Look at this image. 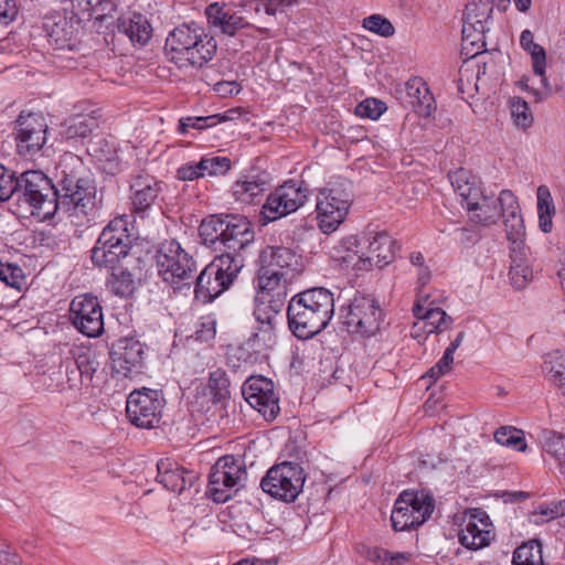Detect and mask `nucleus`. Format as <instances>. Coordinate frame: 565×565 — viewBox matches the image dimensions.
<instances>
[{"label": "nucleus", "mask_w": 565, "mask_h": 565, "mask_svg": "<svg viewBox=\"0 0 565 565\" xmlns=\"http://www.w3.org/2000/svg\"><path fill=\"white\" fill-rule=\"evenodd\" d=\"M98 365L99 363L96 360V355L92 351L81 350L77 354H75L71 373L78 374L79 383L88 386L92 384Z\"/></svg>", "instance_id": "38"}, {"label": "nucleus", "mask_w": 565, "mask_h": 565, "mask_svg": "<svg viewBox=\"0 0 565 565\" xmlns=\"http://www.w3.org/2000/svg\"><path fill=\"white\" fill-rule=\"evenodd\" d=\"M242 393L246 402L267 422L274 420L279 414V399L274 391L273 381L264 376H252L244 383Z\"/></svg>", "instance_id": "21"}, {"label": "nucleus", "mask_w": 565, "mask_h": 565, "mask_svg": "<svg viewBox=\"0 0 565 565\" xmlns=\"http://www.w3.org/2000/svg\"><path fill=\"white\" fill-rule=\"evenodd\" d=\"M55 183L43 172L29 170L17 177L13 199L34 216L50 220L57 214Z\"/></svg>", "instance_id": "6"}, {"label": "nucleus", "mask_w": 565, "mask_h": 565, "mask_svg": "<svg viewBox=\"0 0 565 565\" xmlns=\"http://www.w3.org/2000/svg\"><path fill=\"white\" fill-rule=\"evenodd\" d=\"M291 277L282 273H278L270 268H265L260 265L257 275V296L255 297V305L260 301H271L280 299L284 303L286 296V287Z\"/></svg>", "instance_id": "30"}, {"label": "nucleus", "mask_w": 565, "mask_h": 565, "mask_svg": "<svg viewBox=\"0 0 565 565\" xmlns=\"http://www.w3.org/2000/svg\"><path fill=\"white\" fill-rule=\"evenodd\" d=\"M362 26L365 30L383 38H390L395 33V28L392 22L381 14H372L364 18Z\"/></svg>", "instance_id": "50"}, {"label": "nucleus", "mask_w": 565, "mask_h": 565, "mask_svg": "<svg viewBox=\"0 0 565 565\" xmlns=\"http://www.w3.org/2000/svg\"><path fill=\"white\" fill-rule=\"evenodd\" d=\"M411 553H407V552H397V553H392L390 552V555L386 557V563L385 564H388V565H393V564H404L406 562L409 561L411 558Z\"/></svg>", "instance_id": "64"}, {"label": "nucleus", "mask_w": 565, "mask_h": 565, "mask_svg": "<svg viewBox=\"0 0 565 565\" xmlns=\"http://www.w3.org/2000/svg\"><path fill=\"white\" fill-rule=\"evenodd\" d=\"M351 195L339 188L323 189L317 199V217L323 233L334 232L344 221L351 205Z\"/></svg>", "instance_id": "17"}, {"label": "nucleus", "mask_w": 565, "mask_h": 565, "mask_svg": "<svg viewBox=\"0 0 565 565\" xmlns=\"http://www.w3.org/2000/svg\"><path fill=\"white\" fill-rule=\"evenodd\" d=\"M55 202L57 213L84 221H95L103 207L95 179L83 159L65 152L55 169Z\"/></svg>", "instance_id": "1"}, {"label": "nucleus", "mask_w": 565, "mask_h": 565, "mask_svg": "<svg viewBox=\"0 0 565 565\" xmlns=\"http://www.w3.org/2000/svg\"><path fill=\"white\" fill-rule=\"evenodd\" d=\"M157 481L171 492L181 493L198 479L195 472L184 469L177 461L164 458L157 463Z\"/></svg>", "instance_id": "27"}, {"label": "nucleus", "mask_w": 565, "mask_h": 565, "mask_svg": "<svg viewBox=\"0 0 565 565\" xmlns=\"http://www.w3.org/2000/svg\"><path fill=\"white\" fill-rule=\"evenodd\" d=\"M111 367L124 377L140 374L145 366L146 345L136 338H120L111 344Z\"/></svg>", "instance_id": "20"}, {"label": "nucleus", "mask_w": 565, "mask_h": 565, "mask_svg": "<svg viewBox=\"0 0 565 565\" xmlns=\"http://www.w3.org/2000/svg\"><path fill=\"white\" fill-rule=\"evenodd\" d=\"M158 276L164 284L181 292L194 284L198 263L175 239L166 241L156 254Z\"/></svg>", "instance_id": "7"}, {"label": "nucleus", "mask_w": 565, "mask_h": 565, "mask_svg": "<svg viewBox=\"0 0 565 565\" xmlns=\"http://www.w3.org/2000/svg\"><path fill=\"white\" fill-rule=\"evenodd\" d=\"M343 311L348 332L369 338L380 330L383 310L373 297L356 295Z\"/></svg>", "instance_id": "15"}, {"label": "nucleus", "mask_w": 565, "mask_h": 565, "mask_svg": "<svg viewBox=\"0 0 565 565\" xmlns=\"http://www.w3.org/2000/svg\"><path fill=\"white\" fill-rule=\"evenodd\" d=\"M128 216L111 220L102 231L92 249L90 259L96 267L116 270L128 257L132 238L128 231Z\"/></svg>", "instance_id": "8"}, {"label": "nucleus", "mask_w": 565, "mask_h": 565, "mask_svg": "<svg viewBox=\"0 0 565 565\" xmlns=\"http://www.w3.org/2000/svg\"><path fill=\"white\" fill-rule=\"evenodd\" d=\"M369 236V252L372 256L362 257L356 253L349 255L351 259L356 258L353 269L367 270L373 263L379 267L386 266L394 260L396 252L399 249L397 242L385 231L370 232Z\"/></svg>", "instance_id": "22"}, {"label": "nucleus", "mask_w": 565, "mask_h": 565, "mask_svg": "<svg viewBox=\"0 0 565 565\" xmlns=\"http://www.w3.org/2000/svg\"><path fill=\"white\" fill-rule=\"evenodd\" d=\"M465 209L469 213L470 221L482 226L497 224L502 218L507 238L514 246L513 250L520 248L523 244L525 235L524 221L518 198L511 190H502L495 199L482 192V196L479 200L468 203Z\"/></svg>", "instance_id": "4"}, {"label": "nucleus", "mask_w": 565, "mask_h": 565, "mask_svg": "<svg viewBox=\"0 0 565 565\" xmlns=\"http://www.w3.org/2000/svg\"><path fill=\"white\" fill-rule=\"evenodd\" d=\"M334 313L332 292L312 288L295 295L287 308L288 327L301 340L313 338L327 328Z\"/></svg>", "instance_id": "2"}, {"label": "nucleus", "mask_w": 565, "mask_h": 565, "mask_svg": "<svg viewBox=\"0 0 565 565\" xmlns=\"http://www.w3.org/2000/svg\"><path fill=\"white\" fill-rule=\"evenodd\" d=\"M448 178L455 192L461 196L463 207L482 196L479 179L471 171L460 168L449 172Z\"/></svg>", "instance_id": "36"}, {"label": "nucleus", "mask_w": 565, "mask_h": 565, "mask_svg": "<svg viewBox=\"0 0 565 565\" xmlns=\"http://www.w3.org/2000/svg\"><path fill=\"white\" fill-rule=\"evenodd\" d=\"M341 247L348 252L345 256L342 257V262L350 266L356 262V258L351 259L349 255H353L354 253L358 254L356 250H353V248L358 247V238L355 236H349L342 239Z\"/></svg>", "instance_id": "62"}, {"label": "nucleus", "mask_w": 565, "mask_h": 565, "mask_svg": "<svg viewBox=\"0 0 565 565\" xmlns=\"http://www.w3.org/2000/svg\"><path fill=\"white\" fill-rule=\"evenodd\" d=\"M47 124L40 113L22 111L14 126L18 152L23 157L39 153L46 142Z\"/></svg>", "instance_id": "18"}, {"label": "nucleus", "mask_w": 565, "mask_h": 565, "mask_svg": "<svg viewBox=\"0 0 565 565\" xmlns=\"http://www.w3.org/2000/svg\"><path fill=\"white\" fill-rule=\"evenodd\" d=\"M243 461L232 455L220 458L209 476V493L213 501L224 503L230 500L246 479Z\"/></svg>", "instance_id": "14"}, {"label": "nucleus", "mask_w": 565, "mask_h": 565, "mask_svg": "<svg viewBox=\"0 0 565 565\" xmlns=\"http://www.w3.org/2000/svg\"><path fill=\"white\" fill-rule=\"evenodd\" d=\"M129 188L131 210L143 217L146 212L157 203L163 190V182L151 174L142 173L132 178Z\"/></svg>", "instance_id": "24"}, {"label": "nucleus", "mask_w": 565, "mask_h": 565, "mask_svg": "<svg viewBox=\"0 0 565 565\" xmlns=\"http://www.w3.org/2000/svg\"><path fill=\"white\" fill-rule=\"evenodd\" d=\"M493 2L471 0L466 4L462 18L461 52L467 58L475 57L486 50V33L493 24Z\"/></svg>", "instance_id": "9"}, {"label": "nucleus", "mask_w": 565, "mask_h": 565, "mask_svg": "<svg viewBox=\"0 0 565 565\" xmlns=\"http://www.w3.org/2000/svg\"><path fill=\"white\" fill-rule=\"evenodd\" d=\"M386 109L384 102L376 98H366L356 106L355 114L362 118L376 120Z\"/></svg>", "instance_id": "54"}, {"label": "nucleus", "mask_w": 565, "mask_h": 565, "mask_svg": "<svg viewBox=\"0 0 565 565\" xmlns=\"http://www.w3.org/2000/svg\"><path fill=\"white\" fill-rule=\"evenodd\" d=\"M544 370L548 374L550 381L562 388L565 383V351L556 350L546 355Z\"/></svg>", "instance_id": "44"}, {"label": "nucleus", "mask_w": 565, "mask_h": 565, "mask_svg": "<svg viewBox=\"0 0 565 565\" xmlns=\"http://www.w3.org/2000/svg\"><path fill=\"white\" fill-rule=\"evenodd\" d=\"M424 316V329L428 327V329L425 331L426 333H434V332H443L447 330L452 319L449 317L443 309L440 308H429L426 311L423 312Z\"/></svg>", "instance_id": "45"}, {"label": "nucleus", "mask_w": 565, "mask_h": 565, "mask_svg": "<svg viewBox=\"0 0 565 565\" xmlns=\"http://www.w3.org/2000/svg\"><path fill=\"white\" fill-rule=\"evenodd\" d=\"M280 299L260 301L254 307L253 316L255 324L249 337L244 342L246 349L255 354L265 355L274 348L277 341L276 324L277 316L281 311Z\"/></svg>", "instance_id": "12"}, {"label": "nucleus", "mask_w": 565, "mask_h": 565, "mask_svg": "<svg viewBox=\"0 0 565 565\" xmlns=\"http://www.w3.org/2000/svg\"><path fill=\"white\" fill-rule=\"evenodd\" d=\"M536 199L539 227L543 233H551L553 228V216L556 213V209L547 185L542 184L537 188Z\"/></svg>", "instance_id": "37"}, {"label": "nucleus", "mask_w": 565, "mask_h": 565, "mask_svg": "<svg viewBox=\"0 0 565 565\" xmlns=\"http://www.w3.org/2000/svg\"><path fill=\"white\" fill-rule=\"evenodd\" d=\"M456 234L458 241L462 244H475L480 238V235L476 231L466 227L456 230Z\"/></svg>", "instance_id": "63"}, {"label": "nucleus", "mask_w": 565, "mask_h": 565, "mask_svg": "<svg viewBox=\"0 0 565 565\" xmlns=\"http://www.w3.org/2000/svg\"><path fill=\"white\" fill-rule=\"evenodd\" d=\"M216 51L214 36L195 22L175 26L164 43L168 60L180 68H201L215 56Z\"/></svg>", "instance_id": "3"}, {"label": "nucleus", "mask_w": 565, "mask_h": 565, "mask_svg": "<svg viewBox=\"0 0 565 565\" xmlns=\"http://www.w3.org/2000/svg\"><path fill=\"white\" fill-rule=\"evenodd\" d=\"M454 362V353L450 350H445L441 359L428 371L429 377L437 381L440 376L446 374Z\"/></svg>", "instance_id": "57"}, {"label": "nucleus", "mask_w": 565, "mask_h": 565, "mask_svg": "<svg viewBox=\"0 0 565 565\" xmlns=\"http://www.w3.org/2000/svg\"><path fill=\"white\" fill-rule=\"evenodd\" d=\"M308 196L303 182L290 180L269 193L262 209L264 224L274 222L300 209Z\"/></svg>", "instance_id": "16"}, {"label": "nucleus", "mask_w": 565, "mask_h": 565, "mask_svg": "<svg viewBox=\"0 0 565 565\" xmlns=\"http://www.w3.org/2000/svg\"><path fill=\"white\" fill-rule=\"evenodd\" d=\"M490 526L491 523L487 513L480 509H475L463 521L458 535L459 542L469 550L488 546L493 537Z\"/></svg>", "instance_id": "25"}, {"label": "nucleus", "mask_w": 565, "mask_h": 565, "mask_svg": "<svg viewBox=\"0 0 565 565\" xmlns=\"http://www.w3.org/2000/svg\"><path fill=\"white\" fill-rule=\"evenodd\" d=\"M118 32L126 35L135 47H143L152 39L153 29L148 18L139 12L118 19Z\"/></svg>", "instance_id": "31"}, {"label": "nucleus", "mask_w": 565, "mask_h": 565, "mask_svg": "<svg viewBox=\"0 0 565 565\" xmlns=\"http://www.w3.org/2000/svg\"><path fill=\"white\" fill-rule=\"evenodd\" d=\"M18 14V7L14 0H0V25H8Z\"/></svg>", "instance_id": "59"}, {"label": "nucleus", "mask_w": 565, "mask_h": 565, "mask_svg": "<svg viewBox=\"0 0 565 565\" xmlns=\"http://www.w3.org/2000/svg\"><path fill=\"white\" fill-rule=\"evenodd\" d=\"M542 445L543 449L555 459L562 473H565V436L554 430H545Z\"/></svg>", "instance_id": "41"}, {"label": "nucleus", "mask_w": 565, "mask_h": 565, "mask_svg": "<svg viewBox=\"0 0 565 565\" xmlns=\"http://www.w3.org/2000/svg\"><path fill=\"white\" fill-rule=\"evenodd\" d=\"M0 565H22L21 556L6 540H0Z\"/></svg>", "instance_id": "58"}, {"label": "nucleus", "mask_w": 565, "mask_h": 565, "mask_svg": "<svg viewBox=\"0 0 565 565\" xmlns=\"http://www.w3.org/2000/svg\"><path fill=\"white\" fill-rule=\"evenodd\" d=\"M269 188V173L258 168H250L234 182L232 193L236 202L254 205L262 202Z\"/></svg>", "instance_id": "23"}, {"label": "nucleus", "mask_w": 565, "mask_h": 565, "mask_svg": "<svg viewBox=\"0 0 565 565\" xmlns=\"http://www.w3.org/2000/svg\"><path fill=\"white\" fill-rule=\"evenodd\" d=\"M205 17L211 28L226 36H235L250 24L245 17L225 2H212L205 8Z\"/></svg>", "instance_id": "26"}, {"label": "nucleus", "mask_w": 565, "mask_h": 565, "mask_svg": "<svg viewBox=\"0 0 565 565\" xmlns=\"http://www.w3.org/2000/svg\"><path fill=\"white\" fill-rule=\"evenodd\" d=\"M213 268L214 267L206 265L200 275H195L194 278L195 298L202 303L212 302L223 291L230 288L224 280L218 279V275L213 273Z\"/></svg>", "instance_id": "35"}, {"label": "nucleus", "mask_w": 565, "mask_h": 565, "mask_svg": "<svg viewBox=\"0 0 565 565\" xmlns=\"http://www.w3.org/2000/svg\"><path fill=\"white\" fill-rule=\"evenodd\" d=\"M218 122H221L218 115L181 118L179 120V131L185 134L190 128L202 130L207 127H213Z\"/></svg>", "instance_id": "55"}, {"label": "nucleus", "mask_w": 565, "mask_h": 565, "mask_svg": "<svg viewBox=\"0 0 565 565\" xmlns=\"http://www.w3.org/2000/svg\"><path fill=\"white\" fill-rule=\"evenodd\" d=\"M17 173L0 163V203L13 198L17 190Z\"/></svg>", "instance_id": "52"}, {"label": "nucleus", "mask_w": 565, "mask_h": 565, "mask_svg": "<svg viewBox=\"0 0 565 565\" xmlns=\"http://www.w3.org/2000/svg\"><path fill=\"white\" fill-rule=\"evenodd\" d=\"M435 509V499L426 490L403 491L394 503L391 514L395 531H408L426 522Z\"/></svg>", "instance_id": "10"}, {"label": "nucleus", "mask_w": 565, "mask_h": 565, "mask_svg": "<svg viewBox=\"0 0 565 565\" xmlns=\"http://www.w3.org/2000/svg\"><path fill=\"white\" fill-rule=\"evenodd\" d=\"M494 439L502 446L512 447L518 451L526 449L523 431L512 426H502L494 433Z\"/></svg>", "instance_id": "46"}, {"label": "nucleus", "mask_w": 565, "mask_h": 565, "mask_svg": "<svg viewBox=\"0 0 565 565\" xmlns=\"http://www.w3.org/2000/svg\"><path fill=\"white\" fill-rule=\"evenodd\" d=\"M243 249L220 250L221 254L215 256L214 259L207 265L214 267L213 273L218 275V279L224 280L230 287L237 278L238 273L244 267V257L242 255Z\"/></svg>", "instance_id": "33"}, {"label": "nucleus", "mask_w": 565, "mask_h": 565, "mask_svg": "<svg viewBox=\"0 0 565 565\" xmlns=\"http://www.w3.org/2000/svg\"><path fill=\"white\" fill-rule=\"evenodd\" d=\"M24 279L23 270L19 265L0 262V281L11 288L20 290L24 284Z\"/></svg>", "instance_id": "51"}, {"label": "nucleus", "mask_w": 565, "mask_h": 565, "mask_svg": "<svg viewBox=\"0 0 565 565\" xmlns=\"http://www.w3.org/2000/svg\"><path fill=\"white\" fill-rule=\"evenodd\" d=\"M87 3L102 17L111 14L116 10V4L113 0H87Z\"/></svg>", "instance_id": "61"}, {"label": "nucleus", "mask_w": 565, "mask_h": 565, "mask_svg": "<svg viewBox=\"0 0 565 565\" xmlns=\"http://www.w3.org/2000/svg\"><path fill=\"white\" fill-rule=\"evenodd\" d=\"M561 516H565V499L540 504L529 514V521L535 525H543Z\"/></svg>", "instance_id": "43"}, {"label": "nucleus", "mask_w": 565, "mask_h": 565, "mask_svg": "<svg viewBox=\"0 0 565 565\" xmlns=\"http://www.w3.org/2000/svg\"><path fill=\"white\" fill-rule=\"evenodd\" d=\"M43 29L51 43L57 49L71 47L74 38L72 23L60 13H49L43 18Z\"/></svg>", "instance_id": "34"}, {"label": "nucleus", "mask_w": 565, "mask_h": 565, "mask_svg": "<svg viewBox=\"0 0 565 565\" xmlns=\"http://www.w3.org/2000/svg\"><path fill=\"white\" fill-rule=\"evenodd\" d=\"M260 265L286 276L294 277L300 271V256L294 249L285 246H267L259 256Z\"/></svg>", "instance_id": "29"}, {"label": "nucleus", "mask_w": 565, "mask_h": 565, "mask_svg": "<svg viewBox=\"0 0 565 565\" xmlns=\"http://www.w3.org/2000/svg\"><path fill=\"white\" fill-rule=\"evenodd\" d=\"M73 326L84 335L96 338L104 331L103 309L97 297L92 295L76 296L70 305Z\"/></svg>", "instance_id": "19"}, {"label": "nucleus", "mask_w": 565, "mask_h": 565, "mask_svg": "<svg viewBox=\"0 0 565 565\" xmlns=\"http://www.w3.org/2000/svg\"><path fill=\"white\" fill-rule=\"evenodd\" d=\"M360 553L373 563H386V557L390 555V551L377 546H362Z\"/></svg>", "instance_id": "60"}, {"label": "nucleus", "mask_w": 565, "mask_h": 565, "mask_svg": "<svg viewBox=\"0 0 565 565\" xmlns=\"http://www.w3.org/2000/svg\"><path fill=\"white\" fill-rule=\"evenodd\" d=\"M307 475L298 462L282 461L268 469L260 487L271 498L290 503L303 489Z\"/></svg>", "instance_id": "11"}, {"label": "nucleus", "mask_w": 565, "mask_h": 565, "mask_svg": "<svg viewBox=\"0 0 565 565\" xmlns=\"http://www.w3.org/2000/svg\"><path fill=\"white\" fill-rule=\"evenodd\" d=\"M109 290L119 297H128L134 291L132 275L128 270H111L110 277L107 279Z\"/></svg>", "instance_id": "47"}, {"label": "nucleus", "mask_w": 565, "mask_h": 565, "mask_svg": "<svg viewBox=\"0 0 565 565\" xmlns=\"http://www.w3.org/2000/svg\"><path fill=\"white\" fill-rule=\"evenodd\" d=\"M533 278L532 269L522 259H515L513 258L510 271H509V279L511 281V285L518 289L521 290L526 287L529 281Z\"/></svg>", "instance_id": "49"}, {"label": "nucleus", "mask_w": 565, "mask_h": 565, "mask_svg": "<svg viewBox=\"0 0 565 565\" xmlns=\"http://www.w3.org/2000/svg\"><path fill=\"white\" fill-rule=\"evenodd\" d=\"M512 565H545L541 542L531 540L516 547L512 555Z\"/></svg>", "instance_id": "40"}, {"label": "nucleus", "mask_w": 565, "mask_h": 565, "mask_svg": "<svg viewBox=\"0 0 565 565\" xmlns=\"http://www.w3.org/2000/svg\"><path fill=\"white\" fill-rule=\"evenodd\" d=\"M510 108L513 121L518 127L527 129L532 126L534 118L527 103L523 98H512L510 100Z\"/></svg>", "instance_id": "48"}, {"label": "nucleus", "mask_w": 565, "mask_h": 565, "mask_svg": "<svg viewBox=\"0 0 565 565\" xmlns=\"http://www.w3.org/2000/svg\"><path fill=\"white\" fill-rule=\"evenodd\" d=\"M97 128V118L89 115H76L65 121L63 135L66 139H84L87 138Z\"/></svg>", "instance_id": "39"}, {"label": "nucleus", "mask_w": 565, "mask_h": 565, "mask_svg": "<svg viewBox=\"0 0 565 565\" xmlns=\"http://www.w3.org/2000/svg\"><path fill=\"white\" fill-rule=\"evenodd\" d=\"M232 162L227 157H202L201 168L205 175H224L231 170Z\"/></svg>", "instance_id": "53"}, {"label": "nucleus", "mask_w": 565, "mask_h": 565, "mask_svg": "<svg viewBox=\"0 0 565 565\" xmlns=\"http://www.w3.org/2000/svg\"><path fill=\"white\" fill-rule=\"evenodd\" d=\"M533 39V33L530 30H524L520 36V44L530 53L533 72L535 75L540 76V82L544 87L543 93L534 92L537 96L536 100H544L558 92L561 87L553 86L548 83L547 77L545 76L546 52L544 47L535 43Z\"/></svg>", "instance_id": "28"}, {"label": "nucleus", "mask_w": 565, "mask_h": 565, "mask_svg": "<svg viewBox=\"0 0 565 565\" xmlns=\"http://www.w3.org/2000/svg\"><path fill=\"white\" fill-rule=\"evenodd\" d=\"M405 89L407 103L419 117H430L436 109V104L426 82L418 76H414L406 82Z\"/></svg>", "instance_id": "32"}, {"label": "nucleus", "mask_w": 565, "mask_h": 565, "mask_svg": "<svg viewBox=\"0 0 565 565\" xmlns=\"http://www.w3.org/2000/svg\"><path fill=\"white\" fill-rule=\"evenodd\" d=\"M166 405L161 390L142 387L132 391L126 402V416L129 423L141 429L159 426Z\"/></svg>", "instance_id": "13"}, {"label": "nucleus", "mask_w": 565, "mask_h": 565, "mask_svg": "<svg viewBox=\"0 0 565 565\" xmlns=\"http://www.w3.org/2000/svg\"><path fill=\"white\" fill-rule=\"evenodd\" d=\"M202 243L213 250L245 249L254 239V232L245 217L210 215L199 226Z\"/></svg>", "instance_id": "5"}, {"label": "nucleus", "mask_w": 565, "mask_h": 565, "mask_svg": "<svg viewBox=\"0 0 565 565\" xmlns=\"http://www.w3.org/2000/svg\"><path fill=\"white\" fill-rule=\"evenodd\" d=\"M230 381L222 370H216L210 373L207 390L211 395V401L214 405L224 407V403L230 397Z\"/></svg>", "instance_id": "42"}, {"label": "nucleus", "mask_w": 565, "mask_h": 565, "mask_svg": "<svg viewBox=\"0 0 565 565\" xmlns=\"http://www.w3.org/2000/svg\"><path fill=\"white\" fill-rule=\"evenodd\" d=\"M203 170L201 168V160L199 162H190L181 166L177 170V178L182 181H193L203 178Z\"/></svg>", "instance_id": "56"}]
</instances>
